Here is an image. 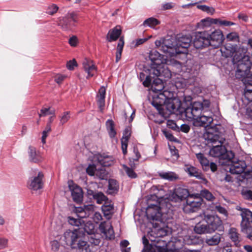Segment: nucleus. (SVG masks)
Instances as JSON below:
<instances>
[{
  "mask_svg": "<svg viewBox=\"0 0 252 252\" xmlns=\"http://www.w3.org/2000/svg\"><path fill=\"white\" fill-rule=\"evenodd\" d=\"M146 216L151 220L153 227L148 234L149 240L153 242L155 252H171L167 248V242L161 238L167 235V231L161 226L162 214L161 208L158 202L156 204H149L146 210Z\"/></svg>",
  "mask_w": 252,
  "mask_h": 252,
  "instance_id": "1",
  "label": "nucleus"
},
{
  "mask_svg": "<svg viewBox=\"0 0 252 252\" xmlns=\"http://www.w3.org/2000/svg\"><path fill=\"white\" fill-rule=\"evenodd\" d=\"M191 41L190 35H186L179 37L177 40L173 38L164 39L161 46V49L164 53H168L169 56L178 61L182 63V71L186 72L185 62H187L188 48Z\"/></svg>",
  "mask_w": 252,
  "mask_h": 252,
  "instance_id": "2",
  "label": "nucleus"
},
{
  "mask_svg": "<svg viewBox=\"0 0 252 252\" xmlns=\"http://www.w3.org/2000/svg\"><path fill=\"white\" fill-rule=\"evenodd\" d=\"M167 54L165 60V64H163L161 61V55L157 51H151L149 55V58L156 66L152 67V73L157 76H163L165 78H170L172 76L171 70L177 73L182 72V63L178 61L174 58L171 57L168 53Z\"/></svg>",
  "mask_w": 252,
  "mask_h": 252,
  "instance_id": "3",
  "label": "nucleus"
},
{
  "mask_svg": "<svg viewBox=\"0 0 252 252\" xmlns=\"http://www.w3.org/2000/svg\"><path fill=\"white\" fill-rule=\"evenodd\" d=\"M152 104L161 115L164 113V105L172 113L179 114L183 111L181 101L174 96V93L172 91L164 90L160 93L153 100Z\"/></svg>",
  "mask_w": 252,
  "mask_h": 252,
  "instance_id": "4",
  "label": "nucleus"
},
{
  "mask_svg": "<svg viewBox=\"0 0 252 252\" xmlns=\"http://www.w3.org/2000/svg\"><path fill=\"white\" fill-rule=\"evenodd\" d=\"M213 129H210L204 134V137L206 145L209 146H212L209 152L210 156L213 157L221 158H226L229 156V159H231L234 156L232 153H229L226 151L225 148L222 146V141L220 139L219 135L217 132L214 133L212 132Z\"/></svg>",
  "mask_w": 252,
  "mask_h": 252,
  "instance_id": "5",
  "label": "nucleus"
},
{
  "mask_svg": "<svg viewBox=\"0 0 252 252\" xmlns=\"http://www.w3.org/2000/svg\"><path fill=\"white\" fill-rule=\"evenodd\" d=\"M65 244L72 249H78L80 252H91L90 246L83 240V234L79 229H68L61 237Z\"/></svg>",
  "mask_w": 252,
  "mask_h": 252,
  "instance_id": "6",
  "label": "nucleus"
},
{
  "mask_svg": "<svg viewBox=\"0 0 252 252\" xmlns=\"http://www.w3.org/2000/svg\"><path fill=\"white\" fill-rule=\"evenodd\" d=\"M210 102L208 100L204 99L202 101H195L191 106L186 108L183 107V111L180 114L184 115L187 120L194 121L199 113L203 110L209 108Z\"/></svg>",
  "mask_w": 252,
  "mask_h": 252,
  "instance_id": "7",
  "label": "nucleus"
},
{
  "mask_svg": "<svg viewBox=\"0 0 252 252\" xmlns=\"http://www.w3.org/2000/svg\"><path fill=\"white\" fill-rule=\"evenodd\" d=\"M203 200L199 193L191 194L183 204V210L186 213L196 211L201 207Z\"/></svg>",
  "mask_w": 252,
  "mask_h": 252,
  "instance_id": "8",
  "label": "nucleus"
},
{
  "mask_svg": "<svg viewBox=\"0 0 252 252\" xmlns=\"http://www.w3.org/2000/svg\"><path fill=\"white\" fill-rule=\"evenodd\" d=\"M202 217H204L206 223L209 229V234L214 233L216 230L222 231L223 229L222 220L218 216L212 215L204 212Z\"/></svg>",
  "mask_w": 252,
  "mask_h": 252,
  "instance_id": "9",
  "label": "nucleus"
},
{
  "mask_svg": "<svg viewBox=\"0 0 252 252\" xmlns=\"http://www.w3.org/2000/svg\"><path fill=\"white\" fill-rule=\"evenodd\" d=\"M238 210L241 211L242 221L241 223V230L243 232L248 233L252 231V212L245 208L240 207L237 208Z\"/></svg>",
  "mask_w": 252,
  "mask_h": 252,
  "instance_id": "10",
  "label": "nucleus"
},
{
  "mask_svg": "<svg viewBox=\"0 0 252 252\" xmlns=\"http://www.w3.org/2000/svg\"><path fill=\"white\" fill-rule=\"evenodd\" d=\"M252 65V63L249 57H244L238 64L235 74L236 77L240 79L249 77L250 75Z\"/></svg>",
  "mask_w": 252,
  "mask_h": 252,
  "instance_id": "11",
  "label": "nucleus"
},
{
  "mask_svg": "<svg viewBox=\"0 0 252 252\" xmlns=\"http://www.w3.org/2000/svg\"><path fill=\"white\" fill-rule=\"evenodd\" d=\"M208 31L197 32L194 35L193 44L195 48L200 49L209 46Z\"/></svg>",
  "mask_w": 252,
  "mask_h": 252,
  "instance_id": "12",
  "label": "nucleus"
},
{
  "mask_svg": "<svg viewBox=\"0 0 252 252\" xmlns=\"http://www.w3.org/2000/svg\"><path fill=\"white\" fill-rule=\"evenodd\" d=\"M208 35L210 42L209 46L217 48L222 44L223 40V35L220 30H216L211 33L208 32Z\"/></svg>",
  "mask_w": 252,
  "mask_h": 252,
  "instance_id": "13",
  "label": "nucleus"
},
{
  "mask_svg": "<svg viewBox=\"0 0 252 252\" xmlns=\"http://www.w3.org/2000/svg\"><path fill=\"white\" fill-rule=\"evenodd\" d=\"M43 177V174L42 172L40 171L36 172L34 176L31 177L29 181V188L34 190L41 189L43 186L42 181Z\"/></svg>",
  "mask_w": 252,
  "mask_h": 252,
  "instance_id": "14",
  "label": "nucleus"
},
{
  "mask_svg": "<svg viewBox=\"0 0 252 252\" xmlns=\"http://www.w3.org/2000/svg\"><path fill=\"white\" fill-rule=\"evenodd\" d=\"M82 66L83 70L87 74V79H90L96 74L97 67L92 60L85 59L82 62Z\"/></svg>",
  "mask_w": 252,
  "mask_h": 252,
  "instance_id": "15",
  "label": "nucleus"
},
{
  "mask_svg": "<svg viewBox=\"0 0 252 252\" xmlns=\"http://www.w3.org/2000/svg\"><path fill=\"white\" fill-rule=\"evenodd\" d=\"M196 224L194 227V232L198 234H209V229L206 223L204 217H202V214L195 218Z\"/></svg>",
  "mask_w": 252,
  "mask_h": 252,
  "instance_id": "16",
  "label": "nucleus"
},
{
  "mask_svg": "<svg viewBox=\"0 0 252 252\" xmlns=\"http://www.w3.org/2000/svg\"><path fill=\"white\" fill-rule=\"evenodd\" d=\"M68 184L73 200L76 202H81L83 197V192L81 188L75 184L72 181H69Z\"/></svg>",
  "mask_w": 252,
  "mask_h": 252,
  "instance_id": "17",
  "label": "nucleus"
},
{
  "mask_svg": "<svg viewBox=\"0 0 252 252\" xmlns=\"http://www.w3.org/2000/svg\"><path fill=\"white\" fill-rule=\"evenodd\" d=\"M94 207L93 204L85 205L83 207L75 208V212L78 218L83 219L88 217L92 214L94 212Z\"/></svg>",
  "mask_w": 252,
  "mask_h": 252,
  "instance_id": "18",
  "label": "nucleus"
},
{
  "mask_svg": "<svg viewBox=\"0 0 252 252\" xmlns=\"http://www.w3.org/2000/svg\"><path fill=\"white\" fill-rule=\"evenodd\" d=\"M86 172L89 175H96L101 179H104L106 175V171L103 167L97 168L94 164L89 165L86 169Z\"/></svg>",
  "mask_w": 252,
  "mask_h": 252,
  "instance_id": "19",
  "label": "nucleus"
},
{
  "mask_svg": "<svg viewBox=\"0 0 252 252\" xmlns=\"http://www.w3.org/2000/svg\"><path fill=\"white\" fill-rule=\"evenodd\" d=\"M99 229L101 232L104 234L106 238L109 239L114 238V231L112 225L110 223L106 221L101 222L99 226Z\"/></svg>",
  "mask_w": 252,
  "mask_h": 252,
  "instance_id": "20",
  "label": "nucleus"
},
{
  "mask_svg": "<svg viewBox=\"0 0 252 252\" xmlns=\"http://www.w3.org/2000/svg\"><path fill=\"white\" fill-rule=\"evenodd\" d=\"M95 158L98 163L102 166H109L114 164V158L106 154H97L95 156Z\"/></svg>",
  "mask_w": 252,
  "mask_h": 252,
  "instance_id": "21",
  "label": "nucleus"
},
{
  "mask_svg": "<svg viewBox=\"0 0 252 252\" xmlns=\"http://www.w3.org/2000/svg\"><path fill=\"white\" fill-rule=\"evenodd\" d=\"M213 121V119L211 116L198 115L195 119H194L193 125L195 126H206L211 124Z\"/></svg>",
  "mask_w": 252,
  "mask_h": 252,
  "instance_id": "22",
  "label": "nucleus"
},
{
  "mask_svg": "<svg viewBox=\"0 0 252 252\" xmlns=\"http://www.w3.org/2000/svg\"><path fill=\"white\" fill-rule=\"evenodd\" d=\"M247 167L244 160L233 161L229 168V171L232 174H239L244 172Z\"/></svg>",
  "mask_w": 252,
  "mask_h": 252,
  "instance_id": "23",
  "label": "nucleus"
},
{
  "mask_svg": "<svg viewBox=\"0 0 252 252\" xmlns=\"http://www.w3.org/2000/svg\"><path fill=\"white\" fill-rule=\"evenodd\" d=\"M185 171L190 177H195L197 179H202L205 183L207 182L206 179L203 177L202 174L199 170L192 165L186 164L184 167Z\"/></svg>",
  "mask_w": 252,
  "mask_h": 252,
  "instance_id": "24",
  "label": "nucleus"
},
{
  "mask_svg": "<svg viewBox=\"0 0 252 252\" xmlns=\"http://www.w3.org/2000/svg\"><path fill=\"white\" fill-rule=\"evenodd\" d=\"M29 160L34 163H39L43 160V157L41 153L36 151V149L32 146H29L28 150Z\"/></svg>",
  "mask_w": 252,
  "mask_h": 252,
  "instance_id": "25",
  "label": "nucleus"
},
{
  "mask_svg": "<svg viewBox=\"0 0 252 252\" xmlns=\"http://www.w3.org/2000/svg\"><path fill=\"white\" fill-rule=\"evenodd\" d=\"M101 209L104 216L107 219H110L114 213V204L111 200L105 201Z\"/></svg>",
  "mask_w": 252,
  "mask_h": 252,
  "instance_id": "26",
  "label": "nucleus"
},
{
  "mask_svg": "<svg viewBox=\"0 0 252 252\" xmlns=\"http://www.w3.org/2000/svg\"><path fill=\"white\" fill-rule=\"evenodd\" d=\"M131 127H126L124 131L123 135L121 139L122 149L124 155L127 154V144L129 138L131 135Z\"/></svg>",
  "mask_w": 252,
  "mask_h": 252,
  "instance_id": "27",
  "label": "nucleus"
},
{
  "mask_svg": "<svg viewBox=\"0 0 252 252\" xmlns=\"http://www.w3.org/2000/svg\"><path fill=\"white\" fill-rule=\"evenodd\" d=\"M220 52L222 56L225 58L234 57L233 60H235L234 54L236 52L235 46L230 44H226L224 47L221 48Z\"/></svg>",
  "mask_w": 252,
  "mask_h": 252,
  "instance_id": "28",
  "label": "nucleus"
},
{
  "mask_svg": "<svg viewBox=\"0 0 252 252\" xmlns=\"http://www.w3.org/2000/svg\"><path fill=\"white\" fill-rule=\"evenodd\" d=\"M106 94V89L102 86L99 89L98 92L96 95V100L100 111H102L105 106V98Z\"/></svg>",
  "mask_w": 252,
  "mask_h": 252,
  "instance_id": "29",
  "label": "nucleus"
},
{
  "mask_svg": "<svg viewBox=\"0 0 252 252\" xmlns=\"http://www.w3.org/2000/svg\"><path fill=\"white\" fill-rule=\"evenodd\" d=\"M122 33V30L119 26L110 30L107 34L106 39L108 42L116 41Z\"/></svg>",
  "mask_w": 252,
  "mask_h": 252,
  "instance_id": "30",
  "label": "nucleus"
},
{
  "mask_svg": "<svg viewBox=\"0 0 252 252\" xmlns=\"http://www.w3.org/2000/svg\"><path fill=\"white\" fill-rule=\"evenodd\" d=\"M190 194H191L189 193V190L187 189L182 187H178L175 189L173 195L174 197L176 196L180 200L185 199L186 200Z\"/></svg>",
  "mask_w": 252,
  "mask_h": 252,
  "instance_id": "31",
  "label": "nucleus"
},
{
  "mask_svg": "<svg viewBox=\"0 0 252 252\" xmlns=\"http://www.w3.org/2000/svg\"><path fill=\"white\" fill-rule=\"evenodd\" d=\"M228 236L231 240L234 243L236 247H240L241 237L236 228L231 227L228 231Z\"/></svg>",
  "mask_w": 252,
  "mask_h": 252,
  "instance_id": "32",
  "label": "nucleus"
},
{
  "mask_svg": "<svg viewBox=\"0 0 252 252\" xmlns=\"http://www.w3.org/2000/svg\"><path fill=\"white\" fill-rule=\"evenodd\" d=\"M59 25L64 31L70 30L74 26V24L70 21L66 15L60 19Z\"/></svg>",
  "mask_w": 252,
  "mask_h": 252,
  "instance_id": "33",
  "label": "nucleus"
},
{
  "mask_svg": "<svg viewBox=\"0 0 252 252\" xmlns=\"http://www.w3.org/2000/svg\"><path fill=\"white\" fill-rule=\"evenodd\" d=\"M152 89L154 92L158 94L157 96H154V99L155 97H157L160 93H162L164 90H167L164 88L161 80L159 79L155 80L154 83L152 86Z\"/></svg>",
  "mask_w": 252,
  "mask_h": 252,
  "instance_id": "34",
  "label": "nucleus"
},
{
  "mask_svg": "<svg viewBox=\"0 0 252 252\" xmlns=\"http://www.w3.org/2000/svg\"><path fill=\"white\" fill-rule=\"evenodd\" d=\"M221 239V235L219 233H216L213 236L207 238L205 242L209 246H216L220 243Z\"/></svg>",
  "mask_w": 252,
  "mask_h": 252,
  "instance_id": "35",
  "label": "nucleus"
},
{
  "mask_svg": "<svg viewBox=\"0 0 252 252\" xmlns=\"http://www.w3.org/2000/svg\"><path fill=\"white\" fill-rule=\"evenodd\" d=\"M158 174L161 178L171 181L179 179L178 175L173 172H158Z\"/></svg>",
  "mask_w": 252,
  "mask_h": 252,
  "instance_id": "36",
  "label": "nucleus"
},
{
  "mask_svg": "<svg viewBox=\"0 0 252 252\" xmlns=\"http://www.w3.org/2000/svg\"><path fill=\"white\" fill-rule=\"evenodd\" d=\"M196 157L199 162L202 166L203 169L207 170L209 168V161L202 153H198L196 154Z\"/></svg>",
  "mask_w": 252,
  "mask_h": 252,
  "instance_id": "37",
  "label": "nucleus"
},
{
  "mask_svg": "<svg viewBox=\"0 0 252 252\" xmlns=\"http://www.w3.org/2000/svg\"><path fill=\"white\" fill-rule=\"evenodd\" d=\"M106 126L109 136L111 138H114L116 135V131L115 129V123L114 121L111 119L108 120L106 122Z\"/></svg>",
  "mask_w": 252,
  "mask_h": 252,
  "instance_id": "38",
  "label": "nucleus"
},
{
  "mask_svg": "<svg viewBox=\"0 0 252 252\" xmlns=\"http://www.w3.org/2000/svg\"><path fill=\"white\" fill-rule=\"evenodd\" d=\"M124 38L123 36L120 37L117 47V52L116 55V61L118 62L121 58L122 53L124 46Z\"/></svg>",
  "mask_w": 252,
  "mask_h": 252,
  "instance_id": "39",
  "label": "nucleus"
},
{
  "mask_svg": "<svg viewBox=\"0 0 252 252\" xmlns=\"http://www.w3.org/2000/svg\"><path fill=\"white\" fill-rule=\"evenodd\" d=\"M119 189V185L117 182L114 179L109 180V185L107 192L108 194H113L116 193Z\"/></svg>",
  "mask_w": 252,
  "mask_h": 252,
  "instance_id": "40",
  "label": "nucleus"
},
{
  "mask_svg": "<svg viewBox=\"0 0 252 252\" xmlns=\"http://www.w3.org/2000/svg\"><path fill=\"white\" fill-rule=\"evenodd\" d=\"M158 24H159V22L157 19L153 17L147 19L143 22L144 26H149L152 28H155Z\"/></svg>",
  "mask_w": 252,
  "mask_h": 252,
  "instance_id": "41",
  "label": "nucleus"
},
{
  "mask_svg": "<svg viewBox=\"0 0 252 252\" xmlns=\"http://www.w3.org/2000/svg\"><path fill=\"white\" fill-rule=\"evenodd\" d=\"M93 197L95 200H96V202L98 204H102L103 202H105L106 201H108L109 200L107 198L106 196L102 192H97L95 193L93 195Z\"/></svg>",
  "mask_w": 252,
  "mask_h": 252,
  "instance_id": "42",
  "label": "nucleus"
},
{
  "mask_svg": "<svg viewBox=\"0 0 252 252\" xmlns=\"http://www.w3.org/2000/svg\"><path fill=\"white\" fill-rule=\"evenodd\" d=\"M196 7L198 9L211 15H213L215 12V10L213 7H210L206 5H201L197 3Z\"/></svg>",
  "mask_w": 252,
  "mask_h": 252,
  "instance_id": "43",
  "label": "nucleus"
},
{
  "mask_svg": "<svg viewBox=\"0 0 252 252\" xmlns=\"http://www.w3.org/2000/svg\"><path fill=\"white\" fill-rule=\"evenodd\" d=\"M211 20V18L210 17L202 19L200 22L198 23V27L201 29L210 27L212 25Z\"/></svg>",
  "mask_w": 252,
  "mask_h": 252,
  "instance_id": "44",
  "label": "nucleus"
},
{
  "mask_svg": "<svg viewBox=\"0 0 252 252\" xmlns=\"http://www.w3.org/2000/svg\"><path fill=\"white\" fill-rule=\"evenodd\" d=\"M69 223L72 225L76 226H83L85 223L84 221L80 219H75L72 217H68L67 218Z\"/></svg>",
  "mask_w": 252,
  "mask_h": 252,
  "instance_id": "45",
  "label": "nucleus"
},
{
  "mask_svg": "<svg viewBox=\"0 0 252 252\" xmlns=\"http://www.w3.org/2000/svg\"><path fill=\"white\" fill-rule=\"evenodd\" d=\"M84 225V230L88 234L92 235L94 233V225L91 222H87L85 224H83Z\"/></svg>",
  "mask_w": 252,
  "mask_h": 252,
  "instance_id": "46",
  "label": "nucleus"
},
{
  "mask_svg": "<svg viewBox=\"0 0 252 252\" xmlns=\"http://www.w3.org/2000/svg\"><path fill=\"white\" fill-rule=\"evenodd\" d=\"M199 194L200 196H202L209 201H213L215 199V197L212 193L207 189L202 190Z\"/></svg>",
  "mask_w": 252,
  "mask_h": 252,
  "instance_id": "47",
  "label": "nucleus"
},
{
  "mask_svg": "<svg viewBox=\"0 0 252 252\" xmlns=\"http://www.w3.org/2000/svg\"><path fill=\"white\" fill-rule=\"evenodd\" d=\"M123 169L125 171L127 175L130 178H136L137 177L136 173L133 169L130 168L126 165H123Z\"/></svg>",
  "mask_w": 252,
  "mask_h": 252,
  "instance_id": "48",
  "label": "nucleus"
},
{
  "mask_svg": "<svg viewBox=\"0 0 252 252\" xmlns=\"http://www.w3.org/2000/svg\"><path fill=\"white\" fill-rule=\"evenodd\" d=\"M89 242L94 246H98L100 243V240L98 236L95 234H92L88 238Z\"/></svg>",
  "mask_w": 252,
  "mask_h": 252,
  "instance_id": "49",
  "label": "nucleus"
},
{
  "mask_svg": "<svg viewBox=\"0 0 252 252\" xmlns=\"http://www.w3.org/2000/svg\"><path fill=\"white\" fill-rule=\"evenodd\" d=\"M151 37H152V36H150L148 38L136 39L135 40L132 41V42L131 43V44L133 47H134V48L137 47L139 46V45H142L143 43H144Z\"/></svg>",
  "mask_w": 252,
  "mask_h": 252,
  "instance_id": "50",
  "label": "nucleus"
},
{
  "mask_svg": "<svg viewBox=\"0 0 252 252\" xmlns=\"http://www.w3.org/2000/svg\"><path fill=\"white\" fill-rule=\"evenodd\" d=\"M55 110H50V108H43L40 110V113L39 114L40 117L42 116H46L48 115H54Z\"/></svg>",
  "mask_w": 252,
  "mask_h": 252,
  "instance_id": "51",
  "label": "nucleus"
},
{
  "mask_svg": "<svg viewBox=\"0 0 252 252\" xmlns=\"http://www.w3.org/2000/svg\"><path fill=\"white\" fill-rule=\"evenodd\" d=\"M59 7L55 4H51L49 5L46 9V13L50 15H53L57 12Z\"/></svg>",
  "mask_w": 252,
  "mask_h": 252,
  "instance_id": "52",
  "label": "nucleus"
},
{
  "mask_svg": "<svg viewBox=\"0 0 252 252\" xmlns=\"http://www.w3.org/2000/svg\"><path fill=\"white\" fill-rule=\"evenodd\" d=\"M70 112H64L60 117V123L63 125L66 123L70 119Z\"/></svg>",
  "mask_w": 252,
  "mask_h": 252,
  "instance_id": "53",
  "label": "nucleus"
},
{
  "mask_svg": "<svg viewBox=\"0 0 252 252\" xmlns=\"http://www.w3.org/2000/svg\"><path fill=\"white\" fill-rule=\"evenodd\" d=\"M66 16L69 19L70 21L74 24L75 23H77L78 21V16L77 13L75 12H71L68 13Z\"/></svg>",
  "mask_w": 252,
  "mask_h": 252,
  "instance_id": "54",
  "label": "nucleus"
},
{
  "mask_svg": "<svg viewBox=\"0 0 252 252\" xmlns=\"http://www.w3.org/2000/svg\"><path fill=\"white\" fill-rule=\"evenodd\" d=\"M51 249L54 252H57L60 248V244L57 240H53L50 243Z\"/></svg>",
  "mask_w": 252,
  "mask_h": 252,
  "instance_id": "55",
  "label": "nucleus"
},
{
  "mask_svg": "<svg viewBox=\"0 0 252 252\" xmlns=\"http://www.w3.org/2000/svg\"><path fill=\"white\" fill-rule=\"evenodd\" d=\"M68 42L71 46L76 47L78 44V40L76 36H73L69 38Z\"/></svg>",
  "mask_w": 252,
  "mask_h": 252,
  "instance_id": "56",
  "label": "nucleus"
},
{
  "mask_svg": "<svg viewBox=\"0 0 252 252\" xmlns=\"http://www.w3.org/2000/svg\"><path fill=\"white\" fill-rule=\"evenodd\" d=\"M215 209L219 213L222 214L225 216H227V212L224 207H222L220 205H216L215 206Z\"/></svg>",
  "mask_w": 252,
  "mask_h": 252,
  "instance_id": "57",
  "label": "nucleus"
},
{
  "mask_svg": "<svg viewBox=\"0 0 252 252\" xmlns=\"http://www.w3.org/2000/svg\"><path fill=\"white\" fill-rule=\"evenodd\" d=\"M102 219V216L101 214L99 212H95L93 216V219L94 221L97 223L99 221H100Z\"/></svg>",
  "mask_w": 252,
  "mask_h": 252,
  "instance_id": "58",
  "label": "nucleus"
},
{
  "mask_svg": "<svg viewBox=\"0 0 252 252\" xmlns=\"http://www.w3.org/2000/svg\"><path fill=\"white\" fill-rule=\"evenodd\" d=\"M76 65L77 63L75 60L69 61L66 64V67L69 70H73Z\"/></svg>",
  "mask_w": 252,
  "mask_h": 252,
  "instance_id": "59",
  "label": "nucleus"
},
{
  "mask_svg": "<svg viewBox=\"0 0 252 252\" xmlns=\"http://www.w3.org/2000/svg\"><path fill=\"white\" fill-rule=\"evenodd\" d=\"M226 38L230 41L236 40L238 36L236 32H231L227 34Z\"/></svg>",
  "mask_w": 252,
  "mask_h": 252,
  "instance_id": "60",
  "label": "nucleus"
},
{
  "mask_svg": "<svg viewBox=\"0 0 252 252\" xmlns=\"http://www.w3.org/2000/svg\"><path fill=\"white\" fill-rule=\"evenodd\" d=\"M186 81L185 80L176 81L175 82V86L176 88H184L186 86Z\"/></svg>",
  "mask_w": 252,
  "mask_h": 252,
  "instance_id": "61",
  "label": "nucleus"
},
{
  "mask_svg": "<svg viewBox=\"0 0 252 252\" xmlns=\"http://www.w3.org/2000/svg\"><path fill=\"white\" fill-rule=\"evenodd\" d=\"M8 241L4 238H0V250L3 249L7 247Z\"/></svg>",
  "mask_w": 252,
  "mask_h": 252,
  "instance_id": "62",
  "label": "nucleus"
},
{
  "mask_svg": "<svg viewBox=\"0 0 252 252\" xmlns=\"http://www.w3.org/2000/svg\"><path fill=\"white\" fill-rule=\"evenodd\" d=\"M65 76L62 75V74H58L56 77L55 80L58 84H61L64 80Z\"/></svg>",
  "mask_w": 252,
  "mask_h": 252,
  "instance_id": "63",
  "label": "nucleus"
},
{
  "mask_svg": "<svg viewBox=\"0 0 252 252\" xmlns=\"http://www.w3.org/2000/svg\"><path fill=\"white\" fill-rule=\"evenodd\" d=\"M245 96L250 101H252V90L247 89L245 92Z\"/></svg>",
  "mask_w": 252,
  "mask_h": 252,
  "instance_id": "64",
  "label": "nucleus"
}]
</instances>
